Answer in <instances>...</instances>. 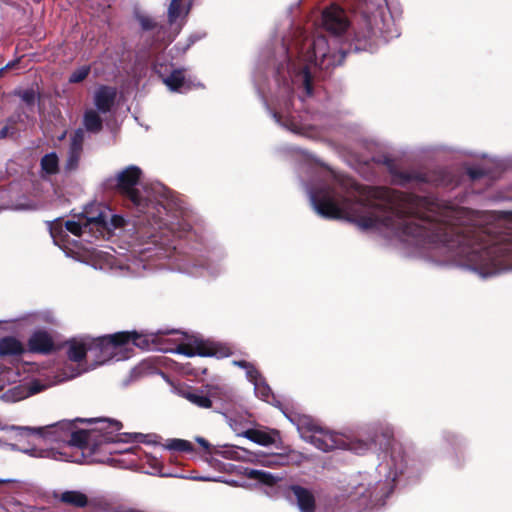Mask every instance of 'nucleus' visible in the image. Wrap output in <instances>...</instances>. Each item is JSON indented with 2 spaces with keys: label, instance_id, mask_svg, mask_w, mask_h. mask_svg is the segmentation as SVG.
I'll list each match as a JSON object with an SVG mask.
<instances>
[{
  "label": "nucleus",
  "instance_id": "nucleus-1",
  "mask_svg": "<svg viewBox=\"0 0 512 512\" xmlns=\"http://www.w3.org/2000/svg\"><path fill=\"white\" fill-rule=\"evenodd\" d=\"M20 434H35L49 443H63L60 450L42 451L35 448L25 452L33 457H51L55 460L87 463L89 454L104 446V452L110 454L108 461L119 468L127 467L128 445L126 434H118L122 424L108 418H76L61 420L57 423L38 428L12 426Z\"/></svg>",
  "mask_w": 512,
  "mask_h": 512
},
{
  "label": "nucleus",
  "instance_id": "nucleus-2",
  "mask_svg": "<svg viewBox=\"0 0 512 512\" xmlns=\"http://www.w3.org/2000/svg\"><path fill=\"white\" fill-rule=\"evenodd\" d=\"M282 51L287 63L277 68V74L291 91H302L299 94L301 101L312 94V75L316 68L327 70L340 65L345 56L344 53L331 55L324 36L310 38L302 29L294 32L292 43L283 41Z\"/></svg>",
  "mask_w": 512,
  "mask_h": 512
},
{
  "label": "nucleus",
  "instance_id": "nucleus-3",
  "mask_svg": "<svg viewBox=\"0 0 512 512\" xmlns=\"http://www.w3.org/2000/svg\"><path fill=\"white\" fill-rule=\"evenodd\" d=\"M124 225V219L101 203H91L83 211L74 214L71 219L54 220L49 223L50 235L55 245L63 249L68 256L86 262L80 251L99 257V253L86 247V244L100 238H109L112 231Z\"/></svg>",
  "mask_w": 512,
  "mask_h": 512
},
{
  "label": "nucleus",
  "instance_id": "nucleus-4",
  "mask_svg": "<svg viewBox=\"0 0 512 512\" xmlns=\"http://www.w3.org/2000/svg\"><path fill=\"white\" fill-rule=\"evenodd\" d=\"M128 342V332L122 331L110 335L93 338L82 336L73 338L67 343V354L70 360L81 362L90 357L95 364H103L109 360L125 359L122 354Z\"/></svg>",
  "mask_w": 512,
  "mask_h": 512
},
{
  "label": "nucleus",
  "instance_id": "nucleus-5",
  "mask_svg": "<svg viewBox=\"0 0 512 512\" xmlns=\"http://www.w3.org/2000/svg\"><path fill=\"white\" fill-rule=\"evenodd\" d=\"M130 211L134 206L145 217L134 225L147 223L150 226L157 225L162 229V219L155 212L161 214L165 207L159 198L165 196L164 187L159 183H146L142 179V171L137 166H130Z\"/></svg>",
  "mask_w": 512,
  "mask_h": 512
},
{
  "label": "nucleus",
  "instance_id": "nucleus-6",
  "mask_svg": "<svg viewBox=\"0 0 512 512\" xmlns=\"http://www.w3.org/2000/svg\"><path fill=\"white\" fill-rule=\"evenodd\" d=\"M168 331H158L157 333H139L130 331V342L141 350H158L163 352H172L183 354L188 357L192 356H213L216 352L213 346L197 337H185L187 342H183L182 338H169ZM171 333H176L172 331Z\"/></svg>",
  "mask_w": 512,
  "mask_h": 512
},
{
  "label": "nucleus",
  "instance_id": "nucleus-7",
  "mask_svg": "<svg viewBox=\"0 0 512 512\" xmlns=\"http://www.w3.org/2000/svg\"><path fill=\"white\" fill-rule=\"evenodd\" d=\"M402 472V466L394 463V469L389 472L386 479L376 480L370 475H361L360 480L351 485L348 498L351 502H358L359 506L365 509H373L382 506L385 498L392 492L391 483L394 482L398 473Z\"/></svg>",
  "mask_w": 512,
  "mask_h": 512
},
{
  "label": "nucleus",
  "instance_id": "nucleus-8",
  "mask_svg": "<svg viewBox=\"0 0 512 512\" xmlns=\"http://www.w3.org/2000/svg\"><path fill=\"white\" fill-rule=\"evenodd\" d=\"M192 4L193 0H171L167 11V28L163 26L158 27L156 22L149 15L141 12L137 7L134 8L133 15L142 30H156V41L170 43L176 38L184 26Z\"/></svg>",
  "mask_w": 512,
  "mask_h": 512
},
{
  "label": "nucleus",
  "instance_id": "nucleus-9",
  "mask_svg": "<svg viewBox=\"0 0 512 512\" xmlns=\"http://www.w3.org/2000/svg\"><path fill=\"white\" fill-rule=\"evenodd\" d=\"M386 0H373L372 2H366L362 7V19L361 27L356 32V40L358 42L368 41L377 38L381 35L385 40L392 37L388 35V31L385 30L384 6Z\"/></svg>",
  "mask_w": 512,
  "mask_h": 512
},
{
  "label": "nucleus",
  "instance_id": "nucleus-10",
  "mask_svg": "<svg viewBox=\"0 0 512 512\" xmlns=\"http://www.w3.org/2000/svg\"><path fill=\"white\" fill-rule=\"evenodd\" d=\"M308 439L316 448L324 452L333 449H343L350 450L356 454H363L369 450L373 444V441L366 442L358 439H350L343 434L323 428H315Z\"/></svg>",
  "mask_w": 512,
  "mask_h": 512
},
{
  "label": "nucleus",
  "instance_id": "nucleus-11",
  "mask_svg": "<svg viewBox=\"0 0 512 512\" xmlns=\"http://www.w3.org/2000/svg\"><path fill=\"white\" fill-rule=\"evenodd\" d=\"M61 379L56 378H33L26 381H20L19 384L7 389L0 398L8 403H15L24 400L32 395L40 393L49 387L60 382Z\"/></svg>",
  "mask_w": 512,
  "mask_h": 512
},
{
  "label": "nucleus",
  "instance_id": "nucleus-12",
  "mask_svg": "<svg viewBox=\"0 0 512 512\" xmlns=\"http://www.w3.org/2000/svg\"><path fill=\"white\" fill-rule=\"evenodd\" d=\"M324 27L334 34L343 33L349 26L345 11L336 4H332L322 13Z\"/></svg>",
  "mask_w": 512,
  "mask_h": 512
},
{
  "label": "nucleus",
  "instance_id": "nucleus-13",
  "mask_svg": "<svg viewBox=\"0 0 512 512\" xmlns=\"http://www.w3.org/2000/svg\"><path fill=\"white\" fill-rule=\"evenodd\" d=\"M234 363L246 370V376L248 380L253 383L256 396L265 402L272 403L274 400V395L271 391V388L262 378L259 372L246 361H235Z\"/></svg>",
  "mask_w": 512,
  "mask_h": 512
},
{
  "label": "nucleus",
  "instance_id": "nucleus-14",
  "mask_svg": "<svg viewBox=\"0 0 512 512\" xmlns=\"http://www.w3.org/2000/svg\"><path fill=\"white\" fill-rule=\"evenodd\" d=\"M164 83L171 91L180 93H185L196 86L193 81L186 78L184 70H174L164 78Z\"/></svg>",
  "mask_w": 512,
  "mask_h": 512
},
{
  "label": "nucleus",
  "instance_id": "nucleus-15",
  "mask_svg": "<svg viewBox=\"0 0 512 512\" xmlns=\"http://www.w3.org/2000/svg\"><path fill=\"white\" fill-rule=\"evenodd\" d=\"M117 96V91L113 87L109 86H101L99 87L94 94V103L97 109L106 113L110 111L113 106L115 99Z\"/></svg>",
  "mask_w": 512,
  "mask_h": 512
},
{
  "label": "nucleus",
  "instance_id": "nucleus-16",
  "mask_svg": "<svg viewBox=\"0 0 512 512\" xmlns=\"http://www.w3.org/2000/svg\"><path fill=\"white\" fill-rule=\"evenodd\" d=\"M216 453L223 458L235 461L254 462L257 459L255 453L234 445H225L221 447Z\"/></svg>",
  "mask_w": 512,
  "mask_h": 512
},
{
  "label": "nucleus",
  "instance_id": "nucleus-17",
  "mask_svg": "<svg viewBox=\"0 0 512 512\" xmlns=\"http://www.w3.org/2000/svg\"><path fill=\"white\" fill-rule=\"evenodd\" d=\"M273 117L287 130L296 134H305V125L296 120L294 115L289 111L288 106H286L281 113H273Z\"/></svg>",
  "mask_w": 512,
  "mask_h": 512
},
{
  "label": "nucleus",
  "instance_id": "nucleus-18",
  "mask_svg": "<svg viewBox=\"0 0 512 512\" xmlns=\"http://www.w3.org/2000/svg\"><path fill=\"white\" fill-rule=\"evenodd\" d=\"M218 388L209 389V394H205L203 391H184L182 396L187 399L190 403L200 408H210L212 406L211 398H214L218 394Z\"/></svg>",
  "mask_w": 512,
  "mask_h": 512
},
{
  "label": "nucleus",
  "instance_id": "nucleus-19",
  "mask_svg": "<svg viewBox=\"0 0 512 512\" xmlns=\"http://www.w3.org/2000/svg\"><path fill=\"white\" fill-rule=\"evenodd\" d=\"M291 491L301 512H314L315 499L311 491L301 486H292Z\"/></svg>",
  "mask_w": 512,
  "mask_h": 512
},
{
  "label": "nucleus",
  "instance_id": "nucleus-20",
  "mask_svg": "<svg viewBox=\"0 0 512 512\" xmlns=\"http://www.w3.org/2000/svg\"><path fill=\"white\" fill-rule=\"evenodd\" d=\"M28 345L33 352L47 353L53 348V340L47 332L36 331L30 337Z\"/></svg>",
  "mask_w": 512,
  "mask_h": 512
},
{
  "label": "nucleus",
  "instance_id": "nucleus-21",
  "mask_svg": "<svg viewBox=\"0 0 512 512\" xmlns=\"http://www.w3.org/2000/svg\"><path fill=\"white\" fill-rule=\"evenodd\" d=\"M84 132L81 129L76 130L71 138L70 152L67 160L66 168L73 170L77 167L78 159L82 149Z\"/></svg>",
  "mask_w": 512,
  "mask_h": 512
},
{
  "label": "nucleus",
  "instance_id": "nucleus-22",
  "mask_svg": "<svg viewBox=\"0 0 512 512\" xmlns=\"http://www.w3.org/2000/svg\"><path fill=\"white\" fill-rule=\"evenodd\" d=\"M243 437L261 446H269L275 443L276 433H269L258 429H248L241 434Z\"/></svg>",
  "mask_w": 512,
  "mask_h": 512
},
{
  "label": "nucleus",
  "instance_id": "nucleus-23",
  "mask_svg": "<svg viewBox=\"0 0 512 512\" xmlns=\"http://www.w3.org/2000/svg\"><path fill=\"white\" fill-rule=\"evenodd\" d=\"M56 497L63 503L67 505H71L74 507H85L88 503L87 496L80 492L75 490H69L61 492L60 494L56 495Z\"/></svg>",
  "mask_w": 512,
  "mask_h": 512
},
{
  "label": "nucleus",
  "instance_id": "nucleus-24",
  "mask_svg": "<svg viewBox=\"0 0 512 512\" xmlns=\"http://www.w3.org/2000/svg\"><path fill=\"white\" fill-rule=\"evenodd\" d=\"M24 352L23 344L14 337H4L0 339V355L14 356Z\"/></svg>",
  "mask_w": 512,
  "mask_h": 512
},
{
  "label": "nucleus",
  "instance_id": "nucleus-25",
  "mask_svg": "<svg viewBox=\"0 0 512 512\" xmlns=\"http://www.w3.org/2000/svg\"><path fill=\"white\" fill-rule=\"evenodd\" d=\"M246 475L250 479L256 480L269 486L274 485L278 480L281 479L280 477L271 473L256 469H246Z\"/></svg>",
  "mask_w": 512,
  "mask_h": 512
},
{
  "label": "nucleus",
  "instance_id": "nucleus-26",
  "mask_svg": "<svg viewBox=\"0 0 512 512\" xmlns=\"http://www.w3.org/2000/svg\"><path fill=\"white\" fill-rule=\"evenodd\" d=\"M41 168L42 172L46 175L56 174L59 169V161L57 155L54 152L46 154L41 159Z\"/></svg>",
  "mask_w": 512,
  "mask_h": 512
},
{
  "label": "nucleus",
  "instance_id": "nucleus-27",
  "mask_svg": "<svg viewBox=\"0 0 512 512\" xmlns=\"http://www.w3.org/2000/svg\"><path fill=\"white\" fill-rule=\"evenodd\" d=\"M84 125L87 130L97 132L102 127V119L95 110L90 109L84 115Z\"/></svg>",
  "mask_w": 512,
  "mask_h": 512
},
{
  "label": "nucleus",
  "instance_id": "nucleus-28",
  "mask_svg": "<svg viewBox=\"0 0 512 512\" xmlns=\"http://www.w3.org/2000/svg\"><path fill=\"white\" fill-rule=\"evenodd\" d=\"M157 436L155 434H142V433H130V454L135 453L134 446L135 443H144L147 445L157 444Z\"/></svg>",
  "mask_w": 512,
  "mask_h": 512
},
{
  "label": "nucleus",
  "instance_id": "nucleus-29",
  "mask_svg": "<svg viewBox=\"0 0 512 512\" xmlns=\"http://www.w3.org/2000/svg\"><path fill=\"white\" fill-rule=\"evenodd\" d=\"M110 186L119 189L123 194L128 193V167L111 179Z\"/></svg>",
  "mask_w": 512,
  "mask_h": 512
},
{
  "label": "nucleus",
  "instance_id": "nucleus-30",
  "mask_svg": "<svg viewBox=\"0 0 512 512\" xmlns=\"http://www.w3.org/2000/svg\"><path fill=\"white\" fill-rule=\"evenodd\" d=\"M19 373L13 368L0 367V390L4 389L7 384L16 383Z\"/></svg>",
  "mask_w": 512,
  "mask_h": 512
},
{
  "label": "nucleus",
  "instance_id": "nucleus-31",
  "mask_svg": "<svg viewBox=\"0 0 512 512\" xmlns=\"http://www.w3.org/2000/svg\"><path fill=\"white\" fill-rule=\"evenodd\" d=\"M28 320L32 324H37L40 322L53 323L55 321V317L52 312L43 311L30 315Z\"/></svg>",
  "mask_w": 512,
  "mask_h": 512
},
{
  "label": "nucleus",
  "instance_id": "nucleus-32",
  "mask_svg": "<svg viewBox=\"0 0 512 512\" xmlns=\"http://www.w3.org/2000/svg\"><path fill=\"white\" fill-rule=\"evenodd\" d=\"M167 449L174 451H191L192 445L190 442L181 439H173L166 445Z\"/></svg>",
  "mask_w": 512,
  "mask_h": 512
},
{
  "label": "nucleus",
  "instance_id": "nucleus-33",
  "mask_svg": "<svg viewBox=\"0 0 512 512\" xmlns=\"http://www.w3.org/2000/svg\"><path fill=\"white\" fill-rule=\"evenodd\" d=\"M90 67L89 66H82L78 69H76L69 77L70 83H79L83 81L89 74Z\"/></svg>",
  "mask_w": 512,
  "mask_h": 512
},
{
  "label": "nucleus",
  "instance_id": "nucleus-34",
  "mask_svg": "<svg viewBox=\"0 0 512 512\" xmlns=\"http://www.w3.org/2000/svg\"><path fill=\"white\" fill-rule=\"evenodd\" d=\"M127 258H116L114 255L106 256V263L111 269H123L126 266Z\"/></svg>",
  "mask_w": 512,
  "mask_h": 512
},
{
  "label": "nucleus",
  "instance_id": "nucleus-35",
  "mask_svg": "<svg viewBox=\"0 0 512 512\" xmlns=\"http://www.w3.org/2000/svg\"><path fill=\"white\" fill-rule=\"evenodd\" d=\"M512 270V232H507V271Z\"/></svg>",
  "mask_w": 512,
  "mask_h": 512
},
{
  "label": "nucleus",
  "instance_id": "nucleus-36",
  "mask_svg": "<svg viewBox=\"0 0 512 512\" xmlns=\"http://www.w3.org/2000/svg\"><path fill=\"white\" fill-rule=\"evenodd\" d=\"M468 174L472 179H477L482 176L483 172L475 168H470L468 169Z\"/></svg>",
  "mask_w": 512,
  "mask_h": 512
},
{
  "label": "nucleus",
  "instance_id": "nucleus-37",
  "mask_svg": "<svg viewBox=\"0 0 512 512\" xmlns=\"http://www.w3.org/2000/svg\"><path fill=\"white\" fill-rule=\"evenodd\" d=\"M195 479L200 481H216V479L210 478V477H196Z\"/></svg>",
  "mask_w": 512,
  "mask_h": 512
},
{
  "label": "nucleus",
  "instance_id": "nucleus-38",
  "mask_svg": "<svg viewBox=\"0 0 512 512\" xmlns=\"http://www.w3.org/2000/svg\"><path fill=\"white\" fill-rule=\"evenodd\" d=\"M8 133V128L7 127H4L1 131H0V138H4L6 137Z\"/></svg>",
  "mask_w": 512,
  "mask_h": 512
},
{
  "label": "nucleus",
  "instance_id": "nucleus-39",
  "mask_svg": "<svg viewBox=\"0 0 512 512\" xmlns=\"http://www.w3.org/2000/svg\"><path fill=\"white\" fill-rule=\"evenodd\" d=\"M197 440H198V442H199L201 445H203L204 447H207V446H208V443H207V441H206L205 439H203V438H198Z\"/></svg>",
  "mask_w": 512,
  "mask_h": 512
},
{
  "label": "nucleus",
  "instance_id": "nucleus-40",
  "mask_svg": "<svg viewBox=\"0 0 512 512\" xmlns=\"http://www.w3.org/2000/svg\"><path fill=\"white\" fill-rule=\"evenodd\" d=\"M150 237L153 239L152 242L155 244L158 241V236L156 233H152Z\"/></svg>",
  "mask_w": 512,
  "mask_h": 512
},
{
  "label": "nucleus",
  "instance_id": "nucleus-41",
  "mask_svg": "<svg viewBox=\"0 0 512 512\" xmlns=\"http://www.w3.org/2000/svg\"><path fill=\"white\" fill-rule=\"evenodd\" d=\"M30 97H32V95H29V94H28V92H26V93L23 95V98H24L25 100H27V101H28V100H30Z\"/></svg>",
  "mask_w": 512,
  "mask_h": 512
},
{
  "label": "nucleus",
  "instance_id": "nucleus-42",
  "mask_svg": "<svg viewBox=\"0 0 512 512\" xmlns=\"http://www.w3.org/2000/svg\"><path fill=\"white\" fill-rule=\"evenodd\" d=\"M362 49H369V50H371V51H372V46H371V45H369V46L364 45V46L362 47Z\"/></svg>",
  "mask_w": 512,
  "mask_h": 512
},
{
  "label": "nucleus",
  "instance_id": "nucleus-43",
  "mask_svg": "<svg viewBox=\"0 0 512 512\" xmlns=\"http://www.w3.org/2000/svg\"><path fill=\"white\" fill-rule=\"evenodd\" d=\"M0 512H7L6 508L0 505Z\"/></svg>",
  "mask_w": 512,
  "mask_h": 512
},
{
  "label": "nucleus",
  "instance_id": "nucleus-44",
  "mask_svg": "<svg viewBox=\"0 0 512 512\" xmlns=\"http://www.w3.org/2000/svg\"><path fill=\"white\" fill-rule=\"evenodd\" d=\"M6 482H7V480H5V479H1V478H0V485H1V484H4V483H6Z\"/></svg>",
  "mask_w": 512,
  "mask_h": 512
},
{
  "label": "nucleus",
  "instance_id": "nucleus-45",
  "mask_svg": "<svg viewBox=\"0 0 512 512\" xmlns=\"http://www.w3.org/2000/svg\"><path fill=\"white\" fill-rule=\"evenodd\" d=\"M143 250H139V252H142ZM133 252L136 253L138 252V250H136L135 248H133Z\"/></svg>",
  "mask_w": 512,
  "mask_h": 512
},
{
  "label": "nucleus",
  "instance_id": "nucleus-46",
  "mask_svg": "<svg viewBox=\"0 0 512 512\" xmlns=\"http://www.w3.org/2000/svg\"><path fill=\"white\" fill-rule=\"evenodd\" d=\"M4 69H5V68H1V69H0V75L3 73Z\"/></svg>",
  "mask_w": 512,
  "mask_h": 512
}]
</instances>
